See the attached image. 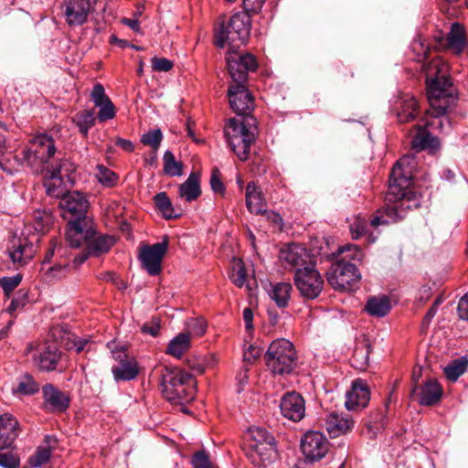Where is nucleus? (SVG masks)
Here are the masks:
<instances>
[{
	"mask_svg": "<svg viewBox=\"0 0 468 468\" xmlns=\"http://www.w3.org/2000/svg\"><path fill=\"white\" fill-rule=\"evenodd\" d=\"M51 456L50 449L48 447H37L35 453L28 458V464L31 468H39L47 463Z\"/></svg>",
	"mask_w": 468,
	"mask_h": 468,
	"instance_id": "obj_46",
	"label": "nucleus"
},
{
	"mask_svg": "<svg viewBox=\"0 0 468 468\" xmlns=\"http://www.w3.org/2000/svg\"><path fill=\"white\" fill-rule=\"evenodd\" d=\"M27 353L31 354L34 366L40 371L55 370L60 359V352L55 344H30L27 346Z\"/></svg>",
	"mask_w": 468,
	"mask_h": 468,
	"instance_id": "obj_14",
	"label": "nucleus"
},
{
	"mask_svg": "<svg viewBox=\"0 0 468 468\" xmlns=\"http://www.w3.org/2000/svg\"><path fill=\"white\" fill-rule=\"evenodd\" d=\"M249 380V368L247 367H243L236 375V381L238 384V391L240 392L243 390L245 385Z\"/></svg>",
	"mask_w": 468,
	"mask_h": 468,
	"instance_id": "obj_63",
	"label": "nucleus"
},
{
	"mask_svg": "<svg viewBox=\"0 0 468 468\" xmlns=\"http://www.w3.org/2000/svg\"><path fill=\"white\" fill-rule=\"evenodd\" d=\"M45 407L52 411H64L69 405V398L52 384L42 387Z\"/></svg>",
	"mask_w": 468,
	"mask_h": 468,
	"instance_id": "obj_27",
	"label": "nucleus"
},
{
	"mask_svg": "<svg viewBox=\"0 0 468 468\" xmlns=\"http://www.w3.org/2000/svg\"><path fill=\"white\" fill-rule=\"evenodd\" d=\"M409 165V156H403L394 165L385 197V207L377 211V215L368 223L369 228L398 222L410 210L420 207V197L411 187V169L408 167Z\"/></svg>",
	"mask_w": 468,
	"mask_h": 468,
	"instance_id": "obj_2",
	"label": "nucleus"
},
{
	"mask_svg": "<svg viewBox=\"0 0 468 468\" xmlns=\"http://www.w3.org/2000/svg\"><path fill=\"white\" fill-rule=\"evenodd\" d=\"M361 279V274L355 263L337 261L332 264L327 272V281L335 290H351Z\"/></svg>",
	"mask_w": 468,
	"mask_h": 468,
	"instance_id": "obj_9",
	"label": "nucleus"
},
{
	"mask_svg": "<svg viewBox=\"0 0 468 468\" xmlns=\"http://www.w3.org/2000/svg\"><path fill=\"white\" fill-rule=\"evenodd\" d=\"M63 15L69 27L85 24L91 10L90 0H63Z\"/></svg>",
	"mask_w": 468,
	"mask_h": 468,
	"instance_id": "obj_21",
	"label": "nucleus"
},
{
	"mask_svg": "<svg viewBox=\"0 0 468 468\" xmlns=\"http://www.w3.org/2000/svg\"><path fill=\"white\" fill-rule=\"evenodd\" d=\"M190 347L189 334L181 333L174 337L168 346L166 353L176 358H181L185 352Z\"/></svg>",
	"mask_w": 468,
	"mask_h": 468,
	"instance_id": "obj_37",
	"label": "nucleus"
},
{
	"mask_svg": "<svg viewBox=\"0 0 468 468\" xmlns=\"http://www.w3.org/2000/svg\"><path fill=\"white\" fill-rule=\"evenodd\" d=\"M446 44L449 48L460 52L464 45V28L459 23L452 25L450 32L446 37Z\"/></svg>",
	"mask_w": 468,
	"mask_h": 468,
	"instance_id": "obj_38",
	"label": "nucleus"
},
{
	"mask_svg": "<svg viewBox=\"0 0 468 468\" xmlns=\"http://www.w3.org/2000/svg\"><path fill=\"white\" fill-rule=\"evenodd\" d=\"M69 271V265L68 263H58L47 270L45 277L48 282H52L66 277Z\"/></svg>",
	"mask_w": 468,
	"mask_h": 468,
	"instance_id": "obj_49",
	"label": "nucleus"
},
{
	"mask_svg": "<svg viewBox=\"0 0 468 468\" xmlns=\"http://www.w3.org/2000/svg\"><path fill=\"white\" fill-rule=\"evenodd\" d=\"M338 253L342 255L339 261H345V262L361 261L364 259V252L362 250L354 244H348L339 248Z\"/></svg>",
	"mask_w": 468,
	"mask_h": 468,
	"instance_id": "obj_45",
	"label": "nucleus"
},
{
	"mask_svg": "<svg viewBox=\"0 0 468 468\" xmlns=\"http://www.w3.org/2000/svg\"><path fill=\"white\" fill-rule=\"evenodd\" d=\"M92 234H94V229L90 218L68 221L66 240L71 248L86 246Z\"/></svg>",
	"mask_w": 468,
	"mask_h": 468,
	"instance_id": "obj_20",
	"label": "nucleus"
},
{
	"mask_svg": "<svg viewBox=\"0 0 468 468\" xmlns=\"http://www.w3.org/2000/svg\"><path fill=\"white\" fill-rule=\"evenodd\" d=\"M88 344L89 340L87 338H80L73 335L72 338L68 339L65 345L68 349H74L79 354L85 350Z\"/></svg>",
	"mask_w": 468,
	"mask_h": 468,
	"instance_id": "obj_56",
	"label": "nucleus"
},
{
	"mask_svg": "<svg viewBox=\"0 0 468 468\" xmlns=\"http://www.w3.org/2000/svg\"><path fill=\"white\" fill-rule=\"evenodd\" d=\"M324 426L329 435L335 438L351 431L354 420L346 414L331 412L326 416Z\"/></svg>",
	"mask_w": 468,
	"mask_h": 468,
	"instance_id": "obj_28",
	"label": "nucleus"
},
{
	"mask_svg": "<svg viewBox=\"0 0 468 468\" xmlns=\"http://www.w3.org/2000/svg\"><path fill=\"white\" fill-rule=\"evenodd\" d=\"M27 302V293L22 290H19L16 296L12 299L10 304L6 308L9 314L13 315L15 312L22 309Z\"/></svg>",
	"mask_w": 468,
	"mask_h": 468,
	"instance_id": "obj_52",
	"label": "nucleus"
},
{
	"mask_svg": "<svg viewBox=\"0 0 468 468\" xmlns=\"http://www.w3.org/2000/svg\"><path fill=\"white\" fill-rule=\"evenodd\" d=\"M229 145L240 161L249 159L251 144L256 140L257 126L253 116L229 120L225 128Z\"/></svg>",
	"mask_w": 468,
	"mask_h": 468,
	"instance_id": "obj_3",
	"label": "nucleus"
},
{
	"mask_svg": "<svg viewBox=\"0 0 468 468\" xmlns=\"http://www.w3.org/2000/svg\"><path fill=\"white\" fill-rule=\"evenodd\" d=\"M53 223V216L46 210H37L34 214V229L38 233H45Z\"/></svg>",
	"mask_w": 468,
	"mask_h": 468,
	"instance_id": "obj_43",
	"label": "nucleus"
},
{
	"mask_svg": "<svg viewBox=\"0 0 468 468\" xmlns=\"http://www.w3.org/2000/svg\"><path fill=\"white\" fill-rule=\"evenodd\" d=\"M88 207L87 197L79 191L67 192L59 201L62 215L64 218H68V221L90 218L87 216Z\"/></svg>",
	"mask_w": 468,
	"mask_h": 468,
	"instance_id": "obj_16",
	"label": "nucleus"
},
{
	"mask_svg": "<svg viewBox=\"0 0 468 468\" xmlns=\"http://www.w3.org/2000/svg\"><path fill=\"white\" fill-rule=\"evenodd\" d=\"M154 202L156 208L162 213L164 218L170 219L177 217L175 214L173 205L165 192H160L154 197Z\"/></svg>",
	"mask_w": 468,
	"mask_h": 468,
	"instance_id": "obj_40",
	"label": "nucleus"
},
{
	"mask_svg": "<svg viewBox=\"0 0 468 468\" xmlns=\"http://www.w3.org/2000/svg\"><path fill=\"white\" fill-rule=\"evenodd\" d=\"M40 390V384L35 377L28 372H24L16 377L12 388V394L16 398L33 396Z\"/></svg>",
	"mask_w": 468,
	"mask_h": 468,
	"instance_id": "obj_29",
	"label": "nucleus"
},
{
	"mask_svg": "<svg viewBox=\"0 0 468 468\" xmlns=\"http://www.w3.org/2000/svg\"><path fill=\"white\" fill-rule=\"evenodd\" d=\"M261 214L263 215L266 219L274 226H277L280 229L282 227L283 220L279 213L272 210L264 209Z\"/></svg>",
	"mask_w": 468,
	"mask_h": 468,
	"instance_id": "obj_61",
	"label": "nucleus"
},
{
	"mask_svg": "<svg viewBox=\"0 0 468 468\" xmlns=\"http://www.w3.org/2000/svg\"><path fill=\"white\" fill-rule=\"evenodd\" d=\"M37 240L38 238H36L35 240H29L27 237L13 239L9 248V256L12 261L15 264L23 266L31 261L37 252V247L34 242Z\"/></svg>",
	"mask_w": 468,
	"mask_h": 468,
	"instance_id": "obj_22",
	"label": "nucleus"
},
{
	"mask_svg": "<svg viewBox=\"0 0 468 468\" xmlns=\"http://www.w3.org/2000/svg\"><path fill=\"white\" fill-rule=\"evenodd\" d=\"M231 83L247 84L248 73L258 69L256 58L250 54H239L236 49H229L226 56Z\"/></svg>",
	"mask_w": 468,
	"mask_h": 468,
	"instance_id": "obj_12",
	"label": "nucleus"
},
{
	"mask_svg": "<svg viewBox=\"0 0 468 468\" xmlns=\"http://www.w3.org/2000/svg\"><path fill=\"white\" fill-rule=\"evenodd\" d=\"M162 393L171 402H187L195 398L196 381L187 372L165 367L162 372Z\"/></svg>",
	"mask_w": 468,
	"mask_h": 468,
	"instance_id": "obj_5",
	"label": "nucleus"
},
{
	"mask_svg": "<svg viewBox=\"0 0 468 468\" xmlns=\"http://www.w3.org/2000/svg\"><path fill=\"white\" fill-rule=\"evenodd\" d=\"M152 69L157 72H167L172 69L174 63L172 60L165 58L154 57L151 59Z\"/></svg>",
	"mask_w": 468,
	"mask_h": 468,
	"instance_id": "obj_54",
	"label": "nucleus"
},
{
	"mask_svg": "<svg viewBox=\"0 0 468 468\" xmlns=\"http://www.w3.org/2000/svg\"><path fill=\"white\" fill-rule=\"evenodd\" d=\"M442 395V390L435 379H429L420 388V403L431 406L438 402Z\"/></svg>",
	"mask_w": 468,
	"mask_h": 468,
	"instance_id": "obj_33",
	"label": "nucleus"
},
{
	"mask_svg": "<svg viewBox=\"0 0 468 468\" xmlns=\"http://www.w3.org/2000/svg\"><path fill=\"white\" fill-rule=\"evenodd\" d=\"M228 96L231 109L240 117L251 116L254 98L246 84L230 83Z\"/></svg>",
	"mask_w": 468,
	"mask_h": 468,
	"instance_id": "obj_17",
	"label": "nucleus"
},
{
	"mask_svg": "<svg viewBox=\"0 0 468 468\" xmlns=\"http://www.w3.org/2000/svg\"><path fill=\"white\" fill-rule=\"evenodd\" d=\"M167 250L168 239L166 237L161 242L152 245L141 244L138 251L141 267L151 276L158 275L162 271V262Z\"/></svg>",
	"mask_w": 468,
	"mask_h": 468,
	"instance_id": "obj_10",
	"label": "nucleus"
},
{
	"mask_svg": "<svg viewBox=\"0 0 468 468\" xmlns=\"http://www.w3.org/2000/svg\"><path fill=\"white\" fill-rule=\"evenodd\" d=\"M280 260L285 268L294 270H303L310 265H316L313 255L301 244L291 243L280 250Z\"/></svg>",
	"mask_w": 468,
	"mask_h": 468,
	"instance_id": "obj_13",
	"label": "nucleus"
},
{
	"mask_svg": "<svg viewBox=\"0 0 468 468\" xmlns=\"http://www.w3.org/2000/svg\"><path fill=\"white\" fill-rule=\"evenodd\" d=\"M395 107L399 122H410L419 114L418 101L413 96L409 94L400 96L396 101Z\"/></svg>",
	"mask_w": 468,
	"mask_h": 468,
	"instance_id": "obj_30",
	"label": "nucleus"
},
{
	"mask_svg": "<svg viewBox=\"0 0 468 468\" xmlns=\"http://www.w3.org/2000/svg\"><path fill=\"white\" fill-rule=\"evenodd\" d=\"M370 399L367 383L357 378L352 382L350 390L346 392V408L348 410H358L366 408Z\"/></svg>",
	"mask_w": 468,
	"mask_h": 468,
	"instance_id": "obj_23",
	"label": "nucleus"
},
{
	"mask_svg": "<svg viewBox=\"0 0 468 468\" xmlns=\"http://www.w3.org/2000/svg\"><path fill=\"white\" fill-rule=\"evenodd\" d=\"M19 458L13 453H0V466L3 468H18Z\"/></svg>",
	"mask_w": 468,
	"mask_h": 468,
	"instance_id": "obj_57",
	"label": "nucleus"
},
{
	"mask_svg": "<svg viewBox=\"0 0 468 468\" xmlns=\"http://www.w3.org/2000/svg\"><path fill=\"white\" fill-rule=\"evenodd\" d=\"M391 309L390 300L388 296L370 297L366 304L367 312L376 317H383L388 314Z\"/></svg>",
	"mask_w": 468,
	"mask_h": 468,
	"instance_id": "obj_35",
	"label": "nucleus"
},
{
	"mask_svg": "<svg viewBox=\"0 0 468 468\" xmlns=\"http://www.w3.org/2000/svg\"><path fill=\"white\" fill-rule=\"evenodd\" d=\"M201 195L199 175L191 173L187 179L179 186V197L187 202L196 200Z\"/></svg>",
	"mask_w": 468,
	"mask_h": 468,
	"instance_id": "obj_34",
	"label": "nucleus"
},
{
	"mask_svg": "<svg viewBox=\"0 0 468 468\" xmlns=\"http://www.w3.org/2000/svg\"><path fill=\"white\" fill-rule=\"evenodd\" d=\"M251 20L247 12L234 14L227 23L222 22L215 27V45L223 48L237 49L244 45L250 35Z\"/></svg>",
	"mask_w": 468,
	"mask_h": 468,
	"instance_id": "obj_4",
	"label": "nucleus"
},
{
	"mask_svg": "<svg viewBox=\"0 0 468 468\" xmlns=\"http://www.w3.org/2000/svg\"><path fill=\"white\" fill-rule=\"evenodd\" d=\"M293 280L301 296L306 300L317 298L324 288V280L316 270V265L298 270Z\"/></svg>",
	"mask_w": 468,
	"mask_h": 468,
	"instance_id": "obj_11",
	"label": "nucleus"
},
{
	"mask_svg": "<svg viewBox=\"0 0 468 468\" xmlns=\"http://www.w3.org/2000/svg\"><path fill=\"white\" fill-rule=\"evenodd\" d=\"M90 99L94 106L99 108L97 118L100 122L112 120L116 115V108L109 96L106 95L104 87L96 83L91 90Z\"/></svg>",
	"mask_w": 468,
	"mask_h": 468,
	"instance_id": "obj_24",
	"label": "nucleus"
},
{
	"mask_svg": "<svg viewBox=\"0 0 468 468\" xmlns=\"http://www.w3.org/2000/svg\"><path fill=\"white\" fill-rule=\"evenodd\" d=\"M73 121L78 126L80 133L86 136L89 133V130L95 125L96 117L93 111L84 110L78 112L75 115Z\"/></svg>",
	"mask_w": 468,
	"mask_h": 468,
	"instance_id": "obj_39",
	"label": "nucleus"
},
{
	"mask_svg": "<svg viewBox=\"0 0 468 468\" xmlns=\"http://www.w3.org/2000/svg\"><path fill=\"white\" fill-rule=\"evenodd\" d=\"M114 244V239L112 236L94 234L88 239L86 249L91 256H100L108 252Z\"/></svg>",
	"mask_w": 468,
	"mask_h": 468,
	"instance_id": "obj_32",
	"label": "nucleus"
},
{
	"mask_svg": "<svg viewBox=\"0 0 468 468\" xmlns=\"http://www.w3.org/2000/svg\"><path fill=\"white\" fill-rule=\"evenodd\" d=\"M467 365L464 357L455 359L444 367V374L450 381L455 382L466 371Z\"/></svg>",
	"mask_w": 468,
	"mask_h": 468,
	"instance_id": "obj_41",
	"label": "nucleus"
},
{
	"mask_svg": "<svg viewBox=\"0 0 468 468\" xmlns=\"http://www.w3.org/2000/svg\"><path fill=\"white\" fill-rule=\"evenodd\" d=\"M19 434V423L9 413L0 415V451L11 449Z\"/></svg>",
	"mask_w": 468,
	"mask_h": 468,
	"instance_id": "obj_26",
	"label": "nucleus"
},
{
	"mask_svg": "<svg viewBox=\"0 0 468 468\" xmlns=\"http://www.w3.org/2000/svg\"><path fill=\"white\" fill-rule=\"evenodd\" d=\"M113 359L118 365L113 366L112 372L116 381H128L134 379L139 374V367L136 359L127 354L123 346L112 350Z\"/></svg>",
	"mask_w": 468,
	"mask_h": 468,
	"instance_id": "obj_15",
	"label": "nucleus"
},
{
	"mask_svg": "<svg viewBox=\"0 0 468 468\" xmlns=\"http://www.w3.org/2000/svg\"><path fill=\"white\" fill-rule=\"evenodd\" d=\"M261 350L254 346L253 345H250L243 353V359L248 363H252L261 356Z\"/></svg>",
	"mask_w": 468,
	"mask_h": 468,
	"instance_id": "obj_60",
	"label": "nucleus"
},
{
	"mask_svg": "<svg viewBox=\"0 0 468 468\" xmlns=\"http://www.w3.org/2000/svg\"><path fill=\"white\" fill-rule=\"evenodd\" d=\"M292 286L289 282H278L272 286L270 292L271 298L280 308L286 307L291 298Z\"/></svg>",
	"mask_w": 468,
	"mask_h": 468,
	"instance_id": "obj_36",
	"label": "nucleus"
},
{
	"mask_svg": "<svg viewBox=\"0 0 468 468\" xmlns=\"http://www.w3.org/2000/svg\"><path fill=\"white\" fill-rule=\"evenodd\" d=\"M282 416L292 421L301 420L305 414V406L303 397L296 392L286 393L280 403Z\"/></svg>",
	"mask_w": 468,
	"mask_h": 468,
	"instance_id": "obj_25",
	"label": "nucleus"
},
{
	"mask_svg": "<svg viewBox=\"0 0 468 468\" xmlns=\"http://www.w3.org/2000/svg\"><path fill=\"white\" fill-rule=\"evenodd\" d=\"M186 332L185 334H189V338L191 336L194 337H200L202 336L206 331H207V322L202 317H195V318H189L186 323Z\"/></svg>",
	"mask_w": 468,
	"mask_h": 468,
	"instance_id": "obj_44",
	"label": "nucleus"
},
{
	"mask_svg": "<svg viewBox=\"0 0 468 468\" xmlns=\"http://www.w3.org/2000/svg\"><path fill=\"white\" fill-rule=\"evenodd\" d=\"M55 153L56 146L53 138L47 133H39L29 142L28 147L22 150L20 159L22 164L38 170L48 163Z\"/></svg>",
	"mask_w": 468,
	"mask_h": 468,
	"instance_id": "obj_8",
	"label": "nucleus"
},
{
	"mask_svg": "<svg viewBox=\"0 0 468 468\" xmlns=\"http://www.w3.org/2000/svg\"><path fill=\"white\" fill-rule=\"evenodd\" d=\"M96 176L98 180L106 186H114L118 180V176L114 172L101 165L97 166Z\"/></svg>",
	"mask_w": 468,
	"mask_h": 468,
	"instance_id": "obj_51",
	"label": "nucleus"
},
{
	"mask_svg": "<svg viewBox=\"0 0 468 468\" xmlns=\"http://www.w3.org/2000/svg\"><path fill=\"white\" fill-rule=\"evenodd\" d=\"M163 140V133L160 129L149 131L142 135L141 142L144 145H149L156 152Z\"/></svg>",
	"mask_w": 468,
	"mask_h": 468,
	"instance_id": "obj_50",
	"label": "nucleus"
},
{
	"mask_svg": "<svg viewBox=\"0 0 468 468\" xmlns=\"http://www.w3.org/2000/svg\"><path fill=\"white\" fill-rule=\"evenodd\" d=\"M231 282L238 287H242L247 282V273L244 263L239 260L234 262L229 273Z\"/></svg>",
	"mask_w": 468,
	"mask_h": 468,
	"instance_id": "obj_48",
	"label": "nucleus"
},
{
	"mask_svg": "<svg viewBox=\"0 0 468 468\" xmlns=\"http://www.w3.org/2000/svg\"><path fill=\"white\" fill-rule=\"evenodd\" d=\"M210 186L212 190L215 193H218L223 195L225 192V186L220 178V172L218 169L215 168L212 170L210 176Z\"/></svg>",
	"mask_w": 468,
	"mask_h": 468,
	"instance_id": "obj_59",
	"label": "nucleus"
},
{
	"mask_svg": "<svg viewBox=\"0 0 468 468\" xmlns=\"http://www.w3.org/2000/svg\"><path fill=\"white\" fill-rule=\"evenodd\" d=\"M268 368L278 375L291 373L297 365V356L293 345L281 338L271 342L264 356Z\"/></svg>",
	"mask_w": 468,
	"mask_h": 468,
	"instance_id": "obj_7",
	"label": "nucleus"
},
{
	"mask_svg": "<svg viewBox=\"0 0 468 468\" xmlns=\"http://www.w3.org/2000/svg\"><path fill=\"white\" fill-rule=\"evenodd\" d=\"M55 252H57L60 257H64L66 256V248L58 245L56 239H52L50 241V247L46 252L43 263L49 262Z\"/></svg>",
	"mask_w": 468,
	"mask_h": 468,
	"instance_id": "obj_58",
	"label": "nucleus"
},
{
	"mask_svg": "<svg viewBox=\"0 0 468 468\" xmlns=\"http://www.w3.org/2000/svg\"><path fill=\"white\" fill-rule=\"evenodd\" d=\"M22 278L20 275L4 277L0 279V286L3 288L5 293L8 294L18 286Z\"/></svg>",
	"mask_w": 468,
	"mask_h": 468,
	"instance_id": "obj_55",
	"label": "nucleus"
},
{
	"mask_svg": "<svg viewBox=\"0 0 468 468\" xmlns=\"http://www.w3.org/2000/svg\"><path fill=\"white\" fill-rule=\"evenodd\" d=\"M246 206L250 213L256 215L261 214L265 209L266 204L263 195L254 182H250L246 186Z\"/></svg>",
	"mask_w": 468,
	"mask_h": 468,
	"instance_id": "obj_31",
	"label": "nucleus"
},
{
	"mask_svg": "<svg viewBox=\"0 0 468 468\" xmlns=\"http://www.w3.org/2000/svg\"><path fill=\"white\" fill-rule=\"evenodd\" d=\"M193 468H212L209 455L205 451H198L192 457Z\"/></svg>",
	"mask_w": 468,
	"mask_h": 468,
	"instance_id": "obj_53",
	"label": "nucleus"
},
{
	"mask_svg": "<svg viewBox=\"0 0 468 468\" xmlns=\"http://www.w3.org/2000/svg\"><path fill=\"white\" fill-rule=\"evenodd\" d=\"M457 312L460 319L468 321V292L460 299Z\"/></svg>",
	"mask_w": 468,
	"mask_h": 468,
	"instance_id": "obj_62",
	"label": "nucleus"
},
{
	"mask_svg": "<svg viewBox=\"0 0 468 468\" xmlns=\"http://www.w3.org/2000/svg\"><path fill=\"white\" fill-rule=\"evenodd\" d=\"M247 456L254 466L267 468L278 456L274 437L262 428L250 430Z\"/></svg>",
	"mask_w": 468,
	"mask_h": 468,
	"instance_id": "obj_6",
	"label": "nucleus"
},
{
	"mask_svg": "<svg viewBox=\"0 0 468 468\" xmlns=\"http://www.w3.org/2000/svg\"><path fill=\"white\" fill-rule=\"evenodd\" d=\"M301 449L307 460L314 462L324 457L329 449V442L322 432L310 431L302 438Z\"/></svg>",
	"mask_w": 468,
	"mask_h": 468,
	"instance_id": "obj_18",
	"label": "nucleus"
},
{
	"mask_svg": "<svg viewBox=\"0 0 468 468\" xmlns=\"http://www.w3.org/2000/svg\"><path fill=\"white\" fill-rule=\"evenodd\" d=\"M265 0H243L244 12H258L263 5Z\"/></svg>",
	"mask_w": 468,
	"mask_h": 468,
	"instance_id": "obj_64",
	"label": "nucleus"
},
{
	"mask_svg": "<svg viewBox=\"0 0 468 468\" xmlns=\"http://www.w3.org/2000/svg\"><path fill=\"white\" fill-rule=\"evenodd\" d=\"M74 170L73 164L68 160H61L58 166L53 167L52 170H48L44 182L47 194L52 197H60L61 199L63 195L66 194L62 173L64 172L68 176Z\"/></svg>",
	"mask_w": 468,
	"mask_h": 468,
	"instance_id": "obj_19",
	"label": "nucleus"
},
{
	"mask_svg": "<svg viewBox=\"0 0 468 468\" xmlns=\"http://www.w3.org/2000/svg\"><path fill=\"white\" fill-rule=\"evenodd\" d=\"M349 229L352 238L354 239H358L362 236H366L368 234L369 225L366 218L357 216L350 223Z\"/></svg>",
	"mask_w": 468,
	"mask_h": 468,
	"instance_id": "obj_47",
	"label": "nucleus"
},
{
	"mask_svg": "<svg viewBox=\"0 0 468 468\" xmlns=\"http://www.w3.org/2000/svg\"><path fill=\"white\" fill-rule=\"evenodd\" d=\"M164 172L170 176H180L183 175V164L176 161L174 154L167 150L164 154Z\"/></svg>",
	"mask_w": 468,
	"mask_h": 468,
	"instance_id": "obj_42",
	"label": "nucleus"
},
{
	"mask_svg": "<svg viewBox=\"0 0 468 468\" xmlns=\"http://www.w3.org/2000/svg\"><path fill=\"white\" fill-rule=\"evenodd\" d=\"M423 70L426 75L427 97L430 103L427 114L432 116V119L424 126L416 125V133L412 137L411 146L417 150L435 151L440 147V143L437 137L431 134L428 128L443 132L444 122L441 117L455 105L456 90L449 78V66L441 58L437 57L424 64Z\"/></svg>",
	"mask_w": 468,
	"mask_h": 468,
	"instance_id": "obj_1",
	"label": "nucleus"
}]
</instances>
